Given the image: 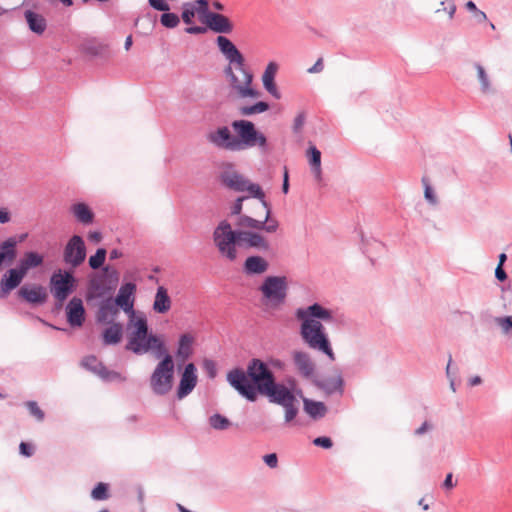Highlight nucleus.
Masks as SVG:
<instances>
[{
    "mask_svg": "<svg viewBox=\"0 0 512 512\" xmlns=\"http://www.w3.org/2000/svg\"><path fill=\"white\" fill-rule=\"evenodd\" d=\"M474 68L477 72V79L480 84V91L482 94L490 95L495 94L496 89L493 87L492 82L485 68L478 62L474 63Z\"/></svg>",
    "mask_w": 512,
    "mask_h": 512,
    "instance_id": "obj_33",
    "label": "nucleus"
},
{
    "mask_svg": "<svg viewBox=\"0 0 512 512\" xmlns=\"http://www.w3.org/2000/svg\"><path fill=\"white\" fill-rule=\"evenodd\" d=\"M18 296L32 306H40L46 303L48 293L42 285H24L18 290Z\"/></svg>",
    "mask_w": 512,
    "mask_h": 512,
    "instance_id": "obj_17",
    "label": "nucleus"
},
{
    "mask_svg": "<svg viewBox=\"0 0 512 512\" xmlns=\"http://www.w3.org/2000/svg\"><path fill=\"white\" fill-rule=\"evenodd\" d=\"M51 292L57 300L56 309L63 306L64 301L76 288V278L71 271L58 270L50 278Z\"/></svg>",
    "mask_w": 512,
    "mask_h": 512,
    "instance_id": "obj_9",
    "label": "nucleus"
},
{
    "mask_svg": "<svg viewBox=\"0 0 512 512\" xmlns=\"http://www.w3.org/2000/svg\"><path fill=\"white\" fill-rule=\"evenodd\" d=\"M195 13L196 12H195L194 4H192L190 2L183 4V11H182L181 18L185 24L190 25L193 23V18L195 16Z\"/></svg>",
    "mask_w": 512,
    "mask_h": 512,
    "instance_id": "obj_44",
    "label": "nucleus"
},
{
    "mask_svg": "<svg viewBox=\"0 0 512 512\" xmlns=\"http://www.w3.org/2000/svg\"><path fill=\"white\" fill-rule=\"evenodd\" d=\"M208 29L219 34H230L233 31V24L230 19L221 13H209L208 18L203 22Z\"/></svg>",
    "mask_w": 512,
    "mask_h": 512,
    "instance_id": "obj_23",
    "label": "nucleus"
},
{
    "mask_svg": "<svg viewBox=\"0 0 512 512\" xmlns=\"http://www.w3.org/2000/svg\"><path fill=\"white\" fill-rule=\"evenodd\" d=\"M304 123H305V114L303 112H301L294 119V124H293L294 132L295 133L300 132Z\"/></svg>",
    "mask_w": 512,
    "mask_h": 512,
    "instance_id": "obj_57",
    "label": "nucleus"
},
{
    "mask_svg": "<svg viewBox=\"0 0 512 512\" xmlns=\"http://www.w3.org/2000/svg\"><path fill=\"white\" fill-rule=\"evenodd\" d=\"M307 157L311 166V171L315 179L319 182L322 180V169H321V152L316 146L310 145L307 150Z\"/></svg>",
    "mask_w": 512,
    "mask_h": 512,
    "instance_id": "obj_34",
    "label": "nucleus"
},
{
    "mask_svg": "<svg viewBox=\"0 0 512 512\" xmlns=\"http://www.w3.org/2000/svg\"><path fill=\"white\" fill-rule=\"evenodd\" d=\"M304 411L312 418V419H320L323 418L327 413V407L323 402L314 401L308 398L303 399Z\"/></svg>",
    "mask_w": 512,
    "mask_h": 512,
    "instance_id": "obj_35",
    "label": "nucleus"
},
{
    "mask_svg": "<svg viewBox=\"0 0 512 512\" xmlns=\"http://www.w3.org/2000/svg\"><path fill=\"white\" fill-rule=\"evenodd\" d=\"M219 180L224 187L230 190L244 192V185L246 184L247 178L237 172L232 163H227L220 172Z\"/></svg>",
    "mask_w": 512,
    "mask_h": 512,
    "instance_id": "obj_14",
    "label": "nucleus"
},
{
    "mask_svg": "<svg viewBox=\"0 0 512 512\" xmlns=\"http://www.w3.org/2000/svg\"><path fill=\"white\" fill-rule=\"evenodd\" d=\"M316 385L329 395H332L336 392L342 395L344 391V380L341 375H338L335 378L328 377L323 380L317 381Z\"/></svg>",
    "mask_w": 512,
    "mask_h": 512,
    "instance_id": "obj_32",
    "label": "nucleus"
},
{
    "mask_svg": "<svg viewBox=\"0 0 512 512\" xmlns=\"http://www.w3.org/2000/svg\"><path fill=\"white\" fill-rule=\"evenodd\" d=\"M292 360L300 376L310 379L314 375L316 366L308 352L295 350L292 352Z\"/></svg>",
    "mask_w": 512,
    "mask_h": 512,
    "instance_id": "obj_18",
    "label": "nucleus"
},
{
    "mask_svg": "<svg viewBox=\"0 0 512 512\" xmlns=\"http://www.w3.org/2000/svg\"><path fill=\"white\" fill-rule=\"evenodd\" d=\"M102 380L112 382L116 380H122V376L119 372L108 370L105 366L101 373L98 375Z\"/></svg>",
    "mask_w": 512,
    "mask_h": 512,
    "instance_id": "obj_48",
    "label": "nucleus"
},
{
    "mask_svg": "<svg viewBox=\"0 0 512 512\" xmlns=\"http://www.w3.org/2000/svg\"><path fill=\"white\" fill-rule=\"evenodd\" d=\"M295 317L301 322L300 336L303 342L312 350L319 351L334 361L335 353L321 322H333V311L319 303H313L306 308H298Z\"/></svg>",
    "mask_w": 512,
    "mask_h": 512,
    "instance_id": "obj_1",
    "label": "nucleus"
},
{
    "mask_svg": "<svg viewBox=\"0 0 512 512\" xmlns=\"http://www.w3.org/2000/svg\"><path fill=\"white\" fill-rule=\"evenodd\" d=\"M275 379L268 364L258 358L249 361L246 371L234 368L227 374L228 383L250 402L256 401L258 395H262Z\"/></svg>",
    "mask_w": 512,
    "mask_h": 512,
    "instance_id": "obj_3",
    "label": "nucleus"
},
{
    "mask_svg": "<svg viewBox=\"0 0 512 512\" xmlns=\"http://www.w3.org/2000/svg\"><path fill=\"white\" fill-rule=\"evenodd\" d=\"M262 395L266 396L270 403L277 405H284L287 401H296L293 390L276 382V379Z\"/></svg>",
    "mask_w": 512,
    "mask_h": 512,
    "instance_id": "obj_16",
    "label": "nucleus"
},
{
    "mask_svg": "<svg viewBox=\"0 0 512 512\" xmlns=\"http://www.w3.org/2000/svg\"><path fill=\"white\" fill-rule=\"evenodd\" d=\"M72 212L77 220L83 224H90L94 219V213L85 203L74 204Z\"/></svg>",
    "mask_w": 512,
    "mask_h": 512,
    "instance_id": "obj_37",
    "label": "nucleus"
},
{
    "mask_svg": "<svg viewBox=\"0 0 512 512\" xmlns=\"http://www.w3.org/2000/svg\"><path fill=\"white\" fill-rule=\"evenodd\" d=\"M278 71V64L276 62H269L266 66L264 73L262 75V82L265 90L275 99L281 98V93L279 92L276 84H275V76Z\"/></svg>",
    "mask_w": 512,
    "mask_h": 512,
    "instance_id": "obj_24",
    "label": "nucleus"
},
{
    "mask_svg": "<svg viewBox=\"0 0 512 512\" xmlns=\"http://www.w3.org/2000/svg\"><path fill=\"white\" fill-rule=\"evenodd\" d=\"M111 324L102 333V340L105 345L118 344L123 336V325L120 322H110Z\"/></svg>",
    "mask_w": 512,
    "mask_h": 512,
    "instance_id": "obj_30",
    "label": "nucleus"
},
{
    "mask_svg": "<svg viewBox=\"0 0 512 512\" xmlns=\"http://www.w3.org/2000/svg\"><path fill=\"white\" fill-rule=\"evenodd\" d=\"M198 381L197 368L194 363L185 365L177 388V397L183 399L196 387Z\"/></svg>",
    "mask_w": 512,
    "mask_h": 512,
    "instance_id": "obj_15",
    "label": "nucleus"
},
{
    "mask_svg": "<svg viewBox=\"0 0 512 512\" xmlns=\"http://www.w3.org/2000/svg\"><path fill=\"white\" fill-rule=\"evenodd\" d=\"M207 29V26H189L185 29V32L188 34L198 35L206 33Z\"/></svg>",
    "mask_w": 512,
    "mask_h": 512,
    "instance_id": "obj_59",
    "label": "nucleus"
},
{
    "mask_svg": "<svg viewBox=\"0 0 512 512\" xmlns=\"http://www.w3.org/2000/svg\"><path fill=\"white\" fill-rule=\"evenodd\" d=\"M107 251L105 248H98L94 255L89 258V266L93 270L102 267L100 274H95L88 283V298L103 297L115 291L120 280V274L115 267L103 266Z\"/></svg>",
    "mask_w": 512,
    "mask_h": 512,
    "instance_id": "obj_6",
    "label": "nucleus"
},
{
    "mask_svg": "<svg viewBox=\"0 0 512 512\" xmlns=\"http://www.w3.org/2000/svg\"><path fill=\"white\" fill-rule=\"evenodd\" d=\"M81 365L91 371L92 373L99 375L101 371L104 369L105 365L100 362L96 356L90 355L86 356L82 361Z\"/></svg>",
    "mask_w": 512,
    "mask_h": 512,
    "instance_id": "obj_38",
    "label": "nucleus"
},
{
    "mask_svg": "<svg viewBox=\"0 0 512 512\" xmlns=\"http://www.w3.org/2000/svg\"><path fill=\"white\" fill-rule=\"evenodd\" d=\"M19 450H20V453L26 457L32 456L33 452H34L32 445L29 443H26V442L20 443Z\"/></svg>",
    "mask_w": 512,
    "mask_h": 512,
    "instance_id": "obj_58",
    "label": "nucleus"
},
{
    "mask_svg": "<svg viewBox=\"0 0 512 512\" xmlns=\"http://www.w3.org/2000/svg\"><path fill=\"white\" fill-rule=\"evenodd\" d=\"M193 4L195 5V12L198 13L200 20L204 22L209 13H212L209 10L208 0H196Z\"/></svg>",
    "mask_w": 512,
    "mask_h": 512,
    "instance_id": "obj_43",
    "label": "nucleus"
},
{
    "mask_svg": "<svg viewBox=\"0 0 512 512\" xmlns=\"http://www.w3.org/2000/svg\"><path fill=\"white\" fill-rule=\"evenodd\" d=\"M269 109V104L264 101H259L250 106H242L240 108V114L243 116H250L254 114H260L266 112Z\"/></svg>",
    "mask_w": 512,
    "mask_h": 512,
    "instance_id": "obj_40",
    "label": "nucleus"
},
{
    "mask_svg": "<svg viewBox=\"0 0 512 512\" xmlns=\"http://www.w3.org/2000/svg\"><path fill=\"white\" fill-rule=\"evenodd\" d=\"M323 69H324L323 60H322V58H319L315 62V64L307 70V72L311 73V74L320 73L323 71Z\"/></svg>",
    "mask_w": 512,
    "mask_h": 512,
    "instance_id": "obj_60",
    "label": "nucleus"
},
{
    "mask_svg": "<svg viewBox=\"0 0 512 512\" xmlns=\"http://www.w3.org/2000/svg\"><path fill=\"white\" fill-rule=\"evenodd\" d=\"M119 310L113 303V298L104 300L97 313V321L99 323H110L114 321V317L118 314Z\"/></svg>",
    "mask_w": 512,
    "mask_h": 512,
    "instance_id": "obj_28",
    "label": "nucleus"
},
{
    "mask_svg": "<svg viewBox=\"0 0 512 512\" xmlns=\"http://www.w3.org/2000/svg\"><path fill=\"white\" fill-rule=\"evenodd\" d=\"M148 4L154 10H157L160 12L170 11V5L165 0H148Z\"/></svg>",
    "mask_w": 512,
    "mask_h": 512,
    "instance_id": "obj_52",
    "label": "nucleus"
},
{
    "mask_svg": "<svg viewBox=\"0 0 512 512\" xmlns=\"http://www.w3.org/2000/svg\"><path fill=\"white\" fill-rule=\"evenodd\" d=\"M259 290L271 306H280L285 302L287 297V279L285 276H267L259 287Z\"/></svg>",
    "mask_w": 512,
    "mask_h": 512,
    "instance_id": "obj_10",
    "label": "nucleus"
},
{
    "mask_svg": "<svg viewBox=\"0 0 512 512\" xmlns=\"http://www.w3.org/2000/svg\"><path fill=\"white\" fill-rule=\"evenodd\" d=\"M296 401H287L284 405H281L285 409V422L289 423L295 419L298 414V407L295 405Z\"/></svg>",
    "mask_w": 512,
    "mask_h": 512,
    "instance_id": "obj_46",
    "label": "nucleus"
},
{
    "mask_svg": "<svg viewBox=\"0 0 512 512\" xmlns=\"http://www.w3.org/2000/svg\"><path fill=\"white\" fill-rule=\"evenodd\" d=\"M160 361L156 365L150 376V387L155 395L164 396L168 394L174 383V360L167 351L161 355Z\"/></svg>",
    "mask_w": 512,
    "mask_h": 512,
    "instance_id": "obj_8",
    "label": "nucleus"
},
{
    "mask_svg": "<svg viewBox=\"0 0 512 512\" xmlns=\"http://www.w3.org/2000/svg\"><path fill=\"white\" fill-rule=\"evenodd\" d=\"M447 4L446 7H443V11H446L449 15V18L452 19L454 17V14L456 12V5L454 3V0H444L441 2V5L444 6Z\"/></svg>",
    "mask_w": 512,
    "mask_h": 512,
    "instance_id": "obj_55",
    "label": "nucleus"
},
{
    "mask_svg": "<svg viewBox=\"0 0 512 512\" xmlns=\"http://www.w3.org/2000/svg\"><path fill=\"white\" fill-rule=\"evenodd\" d=\"M232 128L236 132V151H242L253 147H259V149L266 153L268 151V143L266 136L258 131L255 124L248 120H235L231 124Z\"/></svg>",
    "mask_w": 512,
    "mask_h": 512,
    "instance_id": "obj_7",
    "label": "nucleus"
},
{
    "mask_svg": "<svg viewBox=\"0 0 512 512\" xmlns=\"http://www.w3.org/2000/svg\"><path fill=\"white\" fill-rule=\"evenodd\" d=\"M11 219L10 213L7 210L0 209V223H8Z\"/></svg>",
    "mask_w": 512,
    "mask_h": 512,
    "instance_id": "obj_63",
    "label": "nucleus"
},
{
    "mask_svg": "<svg viewBox=\"0 0 512 512\" xmlns=\"http://www.w3.org/2000/svg\"><path fill=\"white\" fill-rule=\"evenodd\" d=\"M212 236L220 256L229 262L237 261L238 247L260 251H267L270 248L268 240L259 231L233 230L227 220L220 221Z\"/></svg>",
    "mask_w": 512,
    "mask_h": 512,
    "instance_id": "obj_2",
    "label": "nucleus"
},
{
    "mask_svg": "<svg viewBox=\"0 0 512 512\" xmlns=\"http://www.w3.org/2000/svg\"><path fill=\"white\" fill-rule=\"evenodd\" d=\"M67 322L72 327H81L85 321V308L82 299L73 297L66 306Z\"/></svg>",
    "mask_w": 512,
    "mask_h": 512,
    "instance_id": "obj_20",
    "label": "nucleus"
},
{
    "mask_svg": "<svg viewBox=\"0 0 512 512\" xmlns=\"http://www.w3.org/2000/svg\"><path fill=\"white\" fill-rule=\"evenodd\" d=\"M208 422H209V425L213 429L218 430V431L226 430L231 425L230 420L227 417H225L219 413H215V414L211 415L209 417Z\"/></svg>",
    "mask_w": 512,
    "mask_h": 512,
    "instance_id": "obj_39",
    "label": "nucleus"
},
{
    "mask_svg": "<svg viewBox=\"0 0 512 512\" xmlns=\"http://www.w3.org/2000/svg\"><path fill=\"white\" fill-rule=\"evenodd\" d=\"M137 286L133 282H127L121 285L119 288L117 296L113 299V303L117 306V308L122 309L126 314H128L129 319L136 318V312L134 310V301H135V292Z\"/></svg>",
    "mask_w": 512,
    "mask_h": 512,
    "instance_id": "obj_13",
    "label": "nucleus"
},
{
    "mask_svg": "<svg viewBox=\"0 0 512 512\" xmlns=\"http://www.w3.org/2000/svg\"><path fill=\"white\" fill-rule=\"evenodd\" d=\"M265 210L266 215L263 220H257L246 214L240 215L236 221V226L238 227L237 230H254L275 233L279 227V222L276 219L271 218V209Z\"/></svg>",
    "mask_w": 512,
    "mask_h": 512,
    "instance_id": "obj_11",
    "label": "nucleus"
},
{
    "mask_svg": "<svg viewBox=\"0 0 512 512\" xmlns=\"http://www.w3.org/2000/svg\"><path fill=\"white\" fill-rule=\"evenodd\" d=\"M80 49L84 54L92 58L108 59L111 57V50L108 44L100 42L96 38L84 40L80 45Z\"/></svg>",
    "mask_w": 512,
    "mask_h": 512,
    "instance_id": "obj_19",
    "label": "nucleus"
},
{
    "mask_svg": "<svg viewBox=\"0 0 512 512\" xmlns=\"http://www.w3.org/2000/svg\"><path fill=\"white\" fill-rule=\"evenodd\" d=\"M264 463L270 468H276L278 465V457L276 453L266 454L263 457Z\"/></svg>",
    "mask_w": 512,
    "mask_h": 512,
    "instance_id": "obj_56",
    "label": "nucleus"
},
{
    "mask_svg": "<svg viewBox=\"0 0 512 512\" xmlns=\"http://www.w3.org/2000/svg\"><path fill=\"white\" fill-rule=\"evenodd\" d=\"M495 277L498 281L503 282L507 279V274L503 267L497 266L495 269Z\"/></svg>",
    "mask_w": 512,
    "mask_h": 512,
    "instance_id": "obj_61",
    "label": "nucleus"
},
{
    "mask_svg": "<svg viewBox=\"0 0 512 512\" xmlns=\"http://www.w3.org/2000/svg\"><path fill=\"white\" fill-rule=\"evenodd\" d=\"M194 337L189 333L180 335L178 346L176 350V357L178 360L185 362L193 354Z\"/></svg>",
    "mask_w": 512,
    "mask_h": 512,
    "instance_id": "obj_26",
    "label": "nucleus"
},
{
    "mask_svg": "<svg viewBox=\"0 0 512 512\" xmlns=\"http://www.w3.org/2000/svg\"><path fill=\"white\" fill-rule=\"evenodd\" d=\"M216 44L229 63L224 69V74L229 79L231 88L242 98H257L259 92L251 87L253 74L246 67L243 54L226 36L219 35L216 38Z\"/></svg>",
    "mask_w": 512,
    "mask_h": 512,
    "instance_id": "obj_4",
    "label": "nucleus"
},
{
    "mask_svg": "<svg viewBox=\"0 0 512 512\" xmlns=\"http://www.w3.org/2000/svg\"><path fill=\"white\" fill-rule=\"evenodd\" d=\"M453 476L452 473H448L444 479L443 487L446 489H452L455 486V483L453 482Z\"/></svg>",
    "mask_w": 512,
    "mask_h": 512,
    "instance_id": "obj_62",
    "label": "nucleus"
},
{
    "mask_svg": "<svg viewBox=\"0 0 512 512\" xmlns=\"http://www.w3.org/2000/svg\"><path fill=\"white\" fill-rule=\"evenodd\" d=\"M430 428H431V425L427 421H425L419 428H417L415 430V435H418V436L423 435Z\"/></svg>",
    "mask_w": 512,
    "mask_h": 512,
    "instance_id": "obj_64",
    "label": "nucleus"
},
{
    "mask_svg": "<svg viewBox=\"0 0 512 512\" xmlns=\"http://www.w3.org/2000/svg\"><path fill=\"white\" fill-rule=\"evenodd\" d=\"M109 496V486L103 482H99L91 491V497L97 501L106 500Z\"/></svg>",
    "mask_w": 512,
    "mask_h": 512,
    "instance_id": "obj_41",
    "label": "nucleus"
},
{
    "mask_svg": "<svg viewBox=\"0 0 512 512\" xmlns=\"http://www.w3.org/2000/svg\"><path fill=\"white\" fill-rule=\"evenodd\" d=\"M24 17L32 32L41 35L46 30L47 22L41 14L32 10H26L24 12Z\"/></svg>",
    "mask_w": 512,
    "mask_h": 512,
    "instance_id": "obj_31",
    "label": "nucleus"
},
{
    "mask_svg": "<svg viewBox=\"0 0 512 512\" xmlns=\"http://www.w3.org/2000/svg\"><path fill=\"white\" fill-rule=\"evenodd\" d=\"M247 199L248 196H239L238 198H236L233 205L231 206V215H235L237 216V218L240 217V215H243V202Z\"/></svg>",
    "mask_w": 512,
    "mask_h": 512,
    "instance_id": "obj_50",
    "label": "nucleus"
},
{
    "mask_svg": "<svg viewBox=\"0 0 512 512\" xmlns=\"http://www.w3.org/2000/svg\"><path fill=\"white\" fill-rule=\"evenodd\" d=\"M244 192L248 193V198L258 199L265 209H271L270 203L266 200L265 193L261 186L257 183L250 182L248 179L244 185Z\"/></svg>",
    "mask_w": 512,
    "mask_h": 512,
    "instance_id": "obj_36",
    "label": "nucleus"
},
{
    "mask_svg": "<svg viewBox=\"0 0 512 512\" xmlns=\"http://www.w3.org/2000/svg\"><path fill=\"white\" fill-rule=\"evenodd\" d=\"M25 406L27 407L29 413L31 416L35 417L37 421L41 422L45 418V413L43 410L38 406L36 401H27L25 403Z\"/></svg>",
    "mask_w": 512,
    "mask_h": 512,
    "instance_id": "obj_45",
    "label": "nucleus"
},
{
    "mask_svg": "<svg viewBox=\"0 0 512 512\" xmlns=\"http://www.w3.org/2000/svg\"><path fill=\"white\" fill-rule=\"evenodd\" d=\"M25 276L18 266L10 268L0 281V298L6 297L10 291L18 287Z\"/></svg>",
    "mask_w": 512,
    "mask_h": 512,
    "instance_id": "obj_21",
    "label": "nucleus"
},
{
    "mask_svg": "<svg viewBox=\"0 0 512 512\" xmlns=\"http://www.w3.org/2000/svg\"><path fill=\"white\" fill-rule=\"evenodd\" d=\"M44 262V257L38 252L27 251L18 262V267L27 275L30 269L41 266Z\"/></svg>",
    "mask_w": 512,
    "mask_h": 512,
    "instance_id": "obj_27",
    "label": "nucleus"
},
{
    "mask_svg": "<svg viewBox=\"0 0 512 512\" xmlns=\"http://www.w3.org/2000/svg\"><path fill=\"white\" fill-rule=\"evenodd\" d=\"M496 322L505 333H507L510 329H512V317L511 316H504V317L496 318Z\"/></svg>",
    "mask_w": 512,
    "mask_h": 512,
    "instance_id": "obj_54",
    "label": "nucleus"
},
{
    "mask_svg": "<svg viewBox=\"0 0 512 512\" xmlns=\"http://www.w3.org/2000/svg\"><path fill=\"white\" fill-rule=\"evenodd\" d=\"M208 140L218 148L236 151V145L234 144L236 137L231 134L227 126L220 127L215 132L210 133Z\"/></svg>",
    "mask_w": 512,
    "mask_h": 512,
    "instance_id": "obj_22",
    "label": "nucleus"
},
{
    "mask_svg": "<svg viewBox=\"0 0 512 512\" xmlns=\"http://www.w3.org/2000/svg\"><path fill=\"white\" fill-rule=\"evenodd\" d=\"M171 308V298L164 286H158L153 302V310L159 314H165Z\"/></svg>",
    "mask_w": 512,
    "mask_h": 512,
    "instance_id": "obj_29",
    "label": "nucleus"
},
{
    "mask_svg": "<svg viewBox=\"0 0 512 512\" xmlns=\"http://www.w3.org/2000/svg\"><path fill=\"white\" fill-rule=\"evenodd\" d=\"M269 263L259 255H252L246 258L243 263V272L248 276L260 275L268 270Z\"/></svg>",
    "mask_w": 512,
    "mask_h": 512,
    "instance_id": "obj_25",
    "label": "nucleus"
},
{
    "mask_svg": "<svg viewBox=\"0 0 512 512\" xmlns=\"http://www.w3.org/2000/svg\"><path fill=\"white\" fill-rule=\"evenodd\" d=\"M64 261L73 267L80 266L86 258L84 240L79 235H73L64 248Z\"/></svg>",
    "mask_w": 512,
    "mask_h": 512,
    "instance_id": "obj_12",
    "label": "nucleus"
},
{
    "mask_svg": "<svg viewBox=\"0 0 512 512\" xmlns=\"http://www.w3.org/2000/svg\"><path fill=\"white\" fill-rule=\"evenodd\" d=\"M125 349L139 356L152 353L155 358L168 351L162 336L150 330L145 315L128 320Z\"/></svg>",
    "mask_w": 512,
    "mask_h": 512,
    "instance_id": "obj_5",
    "label": "nucleus"
},
{
    "mask_svg": "<svg viewBox=\"0 0 512 512\" xmlns=\"http://www.w3.org/2000/svg\"><path fill=\"white\" fill-rule=\"evenodd\" d=\"M422 182L425 186V189H424V197L425 199L431 204V205H437L438 204V199L432 189V187L430 186V184L428 183V181L426 180V178H423L422 179Z\"/></svg>",
    "mask_w": 512,
    "mask_h": 512,
    "instance_id": "obj_47",
    "label": "nucleus"
},
{
    "mask_svg": "<svg viewBox=\"0 0 512 512\" xmlns=\"http://www.w3.org/2000/svg\"><path fill=\"white\" fill-rule=\"evenodd\" d=\"M179 22H180L179 16L173 12L167 11V12H164L160 16V23L165 28H169V29L175 28L178 26Z\"/></svg>",
    "mask_w": 512,
    "mask_h": 512,
    "instance_id": "obj_42",
    "label": "nucleus"
},
{
    "mask_svg": "<svg viewBox=\"0 0 512 512\" xmlns=\"http://www.w3.org/2000/svg\"><path fill=\"white\" fill-rule=\"evenodd\" d=\"M313 444L317 447H321L324 449H330L333 446V441L331 440L330 437L320 436V437H316L313 440Z\"/></svg>",
    "mask_w": 512,
    "mask_h": 512,
    "instance_id": "obj_53",
    "label": "nucleus"
},
{
    "mask_svg": "<svg viewBox=\"0 0 512 512\" xmlns=\"http://www.w3.org/2000/svg\"><path fill=\"white\" fill-rule=\"evenodd\" d=\"M203 369L210 379H213L217 375L216 363L211 359H204Z\"/></svg>",
    "mask_w": 512,
    "mask_h": 512,
    "instance_id": "obj_49",
    "label": "nucleus"
},
{
    "mask_svg": "<svg viewBox=\"0 0 512 512\" xmlns=\"http://www.w3.org/2000/svg\"><path fill=\"white\" fill-rule=\"evenodd\" d=\"M361 241H362V250H363V253L365 254H369V246H372L375 250H383L384 249V245L377 241V240H372L371 242L370 241H365L363 235L361 236Z\"/></svg>",
    "mask_w": 512,
    "mask_h": 512,
    "instance_id": "obj_51",
    "label": "nucleus"
}]
</instances>
